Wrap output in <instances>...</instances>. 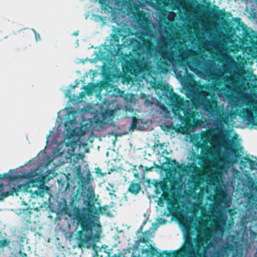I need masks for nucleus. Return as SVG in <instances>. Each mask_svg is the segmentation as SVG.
Wrapping results in <instances>:
<instances>
[{"label":"nucleus","instance_id":"58836bf2","mask_svg":"<svg viewBox=\"0 0 257 257\" xmlns=\"http://www.w3.org/2000/svg\"><path fill=\"white\" fill-rule=\"evenodd\" d=\"M254 14V17L256 18L257 19V12L253 13Z\"/></svg>","mask_w":257,"mask_h":257},{"label":"nucleus","instance_id":"aec40b11","mask_svg":"<svg viewBox=\"0 0 257 257\" xmlns=\"http://www.w3.org/2000/svg\"><path fill=\"white\" fill-rule=\"evenodd\" d=\"M141 190V186L138 183L132 182L130 186L129 191L133 194H137Z\"/></svg>","mask_w":257,"mask_h":257},{"label":"nucleus","instance_id":"9b49d317","mask_svg":"<svg viewBox=\"0 0 257 257\" xmlns=\"http://www.w3.org/2000/svg\"><path fill=\"white\" fill-rule=\"evenodd\" d=\"M114 34L112 35L109 46V52L108 50L102 51L99 50L98 52H95L94 54L96 57L94 58L95 61H102L103 63L110 64V62L114 58V56L117 55L120 49L122 48L123 44H119V39L121 38L122 41L125 39V37L122 35L121 32L112 27Z\"/></svg>","mask_w":257,"mask_h":257},{"label":"nucleus","instance_id":"c03bdc74","mask_svg":"<svg viewBox=\"0 0 257 257\" xmlns=\"http://www.w3.org/2000/svg\"><path fill=\"white\" fill-rule=\"evenodd\" d=\"M146 220H145L143 222V224H145L146 223Z\"/></svg>","mask_w":257,"mask_h":257},{"label":"nucleus","instance_id":"ea45409f","mask_svg":"<svg viewBox=\"0 0 257 257\" xmlns=\"http://www.w3.org/2000/svg\"><path fill=\"white\" fill-rule=\"evenodd\" d=\"M107 207H108V206L105 205V206H103V209L104 210H106L107 209Z\"/></svg>","mask_w":257,"mask_h":257},{"label":"nucleus","instance_id":"473e14b6","mask_svg":"<svg viewBox=\"0 0 257 257\" xmlns=\"http://www.w3.org/2000/svg\"><path fill=\"white\" fill-rule=\"evenodd\" d=\"M65 97H68L70 100H71V94L70 89H66L64 91Z\"/></svg>","mask_w":257,"mask_h":257},{"label":"nucleus","instance_id":"423d86ee","mask_svg":"<svg viewBox=\"0 0 257 257\" xmlns=\"http://www.w3.org/2000/svg\"><path fill=\"white\" fill-rule=\"evenodd\" d=\"M229 198L221 199L208 208L210 214L219 222L221 225L216 226V231L212 240L216 244L223 241L224 229L226 227L227 211L229 208Z\"/></svg>","mask_w":257,"mask_h":257},{"label":"nucleus","instance_id":"72a5a7b5","mask_svg":"<svg viewBox=\"0 0 257 257\" xmlns=\"http://www.w3.org/2000/svg\"><path fill=\"white\" fill-rule=\"evenodd\" d=\"M123 110L126 112H130L133 113L134 111V109L132 108L131 107H127L126 106H124L123 107Z\"/></svg>","mask_w":257,"mask_h":257},{"label":"nucleus","instance_id":"37998d69","mask_svg":"<svg viewBox=\"0 0 257 257\" xmlns=\"http://www.w3.org/2000/svg\"><path fill=\"white\" fill-rule=\"evenodd\" d=\"M195 4L196 5V6L197 7V5H198V3H197L196 1H195Z\"/></svg>","mask_w":257,"mask_h":257},{"label":"nucleus","instance_id":"f8f14e48","mask_svg":"<svg viewBox=\"0 0 257 257\" xmlns=\"http://www.w3.org/2000/svg\"><path fill=\"white\" fill-rule=\"evenodd\" d=\"M193 106L189 101L184 102L178 101L174 102L172 107V112L175 119H177L182 123L186 120L193 119L195 121V114Z\"/></svg>","mask_w":257,"mask_h":257},{"label":"nucleus","instance_id":"bb28decb","mask_svg":"<svg viewBox=\"0 0 257 257\" xmlns=\"http://www.w3.org/2000/svg\"><path fill=\"white\" fill-rule=\"evenodd\" d=\"M248 163L249 165L250 168L251 170H257V162L255 161L251 160L250 159H248Z\"/></svg>","mask_w":257,"mask_h":257},{"label":"nucleus","instance_id":"f704fd0d","mask_svg":"<svg viewBox=\"0 0 257 257\" xmlns=\"http://www.w3.org/2000/svg\"><path fill=\"white\" fill-rule=\"evenodd\" d=\"M152 104V102L149 99H146L144 102V104L147 106H149L150 105Z\"/></svg>","mask_w":257,"mask_h":257},{"label":"nucleus","instance_id":"2f4dec72","mask_svg":"<svg viewBox=\"0 0 257 257\" xmlns=\"http://www.w3.org/2000/svg\"><path fill=\"white\" fill-rule=\"evenodd\" d=\"M32 31L34 32L35 34V40L36 42H38L39 41L41 40V37L40 35L36 32V31L34 29H32Z\"/></svg>","mask_w":257,"mask_h":257},{"label":"nucleus","instance_id":"412c9836","mask_svg":"<svg viewBox=\"0 0 257 257\" xmlns=\"http://www.w3.org/2000/svg\"><path fill=\"white\" fill-rule=\"evenodd\" d=\"M229 79L230 78L228 76H225L224 77V79L226 81L225 83V86L232 90H235L237 89L236 84L229 80Z\"/></svg>","mask_w":257,"mask_h":257},{"label":"nucleus","instance_id":"e433bc0d","mask_svg":"<svg viewBox=\"0 0 257 257\" xmlns=\"http://www.w3.org/2000/svg\"><path fill=\"white\" fill-rule=\"evenodd\" d=\"M27 192L24 193V194L23 195V196L24 197H26L27 196H28V189H27Z\"/></svg>","mask_w":257,"mask_h":257},{"label":"nucleus","instance_id":"1a4fd4ad","mask_svg":"<svg viewBox=\"0 0 257 257\" xmlns=\"http://www.w3.org/2000/svg\"><path fill=\"white\" fill-rule=\"evenodd\" d=\"M205 49L215 48L222 58L224 60L226 64L223 66V69L224 72L230 75L234 74L238 76H242L243 70L241 66L231 56L227 55L225 51H223L220 43L216 40H204L201 43Z\"/></svg>","mask_w":257,"mask_h":257},{"label":"nucleus","instance_id":"6ab92c4d","mask_svg":"<svg viewBox=\"0 0 257 257\" xmlns=\"http://www.w3.org/2000/svg\"><path fill=\"white\" fill-rule=\"evenodd\" d=\"M159 111L160 113L162 114L166 118H172L170 111L166 107H165L164 104H161L160 105Z\"/></svg>","mask_w":257,"mask_h":257},{"label":"nucleus","instance_id":"2eb2a0df","mask_svg":"<svg viewBox=\"0 0 257 257\" xmlns=\"http://www.w3.org/2000/svg\"><path fill=\"white\" fill-rule=\"evenodd\" d=\"M84 188L86 190V195H82L84 202H94L96 200L95 199V192L94 190L91 185H88L87 188L86 187H84ZM85 192H84L85 194Z\"/></svg>","mask_w":257,"mask_h":257},{"label":"nucleus","instance_id":"c756f323","mask_svg":"<svg viewBox=\"0 0 257 257\" xmlns=\"http://www.w3.org/2000/svg\"><path fill=\"white\" fill-rule=\"evenodd\" d=\"M207 13L209 14H212L213 15H220V12L218 10H215L212 9H209L207 10Z\"/></svg>","mask_w":257,"mask_h":257},{"label":"nucleus","instance_id":"49530a36","mask_svg":"<svg viewBox=\"0 0 257 257\" xmlns=\"http://www.w3.org/2000/svg\"><path fill=\"white\" fill-rule=\"evenodd\" d=\"M220 73H221V74H223V72L222 71H220Z\"/></svg>","mask_w":257,"mask_h":257},{"label":"nucleus","instance_id":"c9c22d12","mask_svg":"<svg viewBox=\"0 0 257 257\" xmlns=\"http://www.w3.org/2000/svg\"><path fill=\"white\" fill-rule=\"evenodd\" d=\"M202 122H203V121H202V120H196V124L197 125H198V124L199 125H201V124H200V123H202Z\"/></svg>","mask_w":257,"mask_h":257},{"label":"nucleus","instance_id":"b1692460","mask_svg":"<svg viewBox=\"0 0 257 257\" xmlns=\"http://www.w3.org/2000/svg\"><path fill=\"white\" fill-rule=\"evenodd\" d=\"M246 250H248L251 248V242L248 240L247 238L243 237L241 238V243L240 244Z\"/></svg>","mask_w":257,"mask_h":257},{"label":"nucleus","instance_id":"a211bd4d","mask_svg":"<svg viewBox=\"0 0 257 257\" xmlns=\"http://www.w3.org/2000/svg\"><path fill=\"white\" fill-rule=\"evenodd\" d=\"M94 89V86L92 84H89L86 88H85V89L82 91L79 94V97L82 98L83 96H85V94L87 95H91L93 94V91Z\"/></svg>","mask_w":257,"mask_h":257},{"label":"nucleus","instance_id":"9d476101","mask_svg":"<svg viewBox=\"0 0 257 257\" xmlns=\"http://www.w3.org/2000/svg\"><path fill=\"white\" fill-rule=\"evenodd\" d=\"M240 245L238 244L237 239L235 236L230 235L226 239L224 243L219 246L217 249L214 247L213 251H209L208 255L210 257H243L242 250H236L235 253H232L231 256V253L235 247L240 249ZM210 247H214L213 243L209 242L207 245V248L205 252L207 253L209 248Z\"/></svg>","mask_w":257,"mask_h":257},{"label":"nucleus","instance_id":"5701e85b","mask_svg":"<svg viewBox=\"0 0 257 257\" xmlns=\"http://www.w3.org/2000/svg\"><path fill=\"white\" fill-rule=\"evenodd\" d=\"M166 220L162 217H158L156 221L152 223V225L154 229L156 230L160 225L165 224L166 223Z\"/></svg>","mask_w":257,"mask_h":257},{"label":"nucleus","instance_id":"20e7f679","mask_svg":"<svg viewBox=\"0 0 257 257\" xmlns=\"http://www.w3.org/2000/svg\"><path fill=\"white\" fill-rule=\"evenodd\" d=\"M101 211L94 204H88L86 207L79 208L73 207L69 213L76 220L81 231L78 232L77 239L80 246L90 247L95 240L99 238L101 232L99 221L97 216Z\"/></svg>","mask_w":257,"mask_h":257},{"label":"nucleus","instance_id":"f3484780","mask_svg":"<svg viewBox=\"0 0 257 257\" xmlns=\"http://www.w3.org/2000/svg\"><path fill=\"white\" fill-rule=\"evenodd\" d=\"M155 149L158 152L159 155L161 156L168 155V153L167 151V146L165 143L159 144L155 146Z\"/></svg>","mask_w":257,"mask_h":257},{"label":"nucleus","instance_id":"f03ea898","mask_svg":"<svg viewBox=\"0 0 257 257\" xmlns=\"http://www.w3.org/2000/svg\"><path fill=\"white\" fill-rule=\"evenodd\" d=\"M136 22L138 25L139 31L145 36L153 38L154 31L151 28L157 29L160 34V38L157 40V45H154L151 41H146L141 37L130 38L127 41V44L131 45L134 51L138 50L141 54L129 63L131 74L135 76H141L148 71L147 63L152 58L158 60V63L168 65L173 60V56L176 52L173 50L177 45L168 47L167 39L164 36V31L160 23L155 25L148 19L145 13L139 11L135 15Z\"/></svg>","mask_w":257,"mask_h":257},{"label":"nucleus","instance_id":"7ed1b4c3","mask_svg":"<svg viewBox=\"0 0 257 257\" xmlns=\"http://www.w3.org/2000/svg\"><path fill=\"white\" fill-rule=\"evenodd\" d=\"M186 95L194 105L203 110L207 117L211 120V122L208 125V127L213 131L214 136H218L220 135L222 136L223 133H228L225 128L224 124L229 122L231 116L230 111L234 103V94L228 91H220L218 93L219 97L227 100L225 113H223V107L219 106L216 100L202 96L201 91L198 88H188L186 90Z\"/></svg>","mask_w":257,"mask_h":257},{"label":"nucleus","instance_id":"4468645a","mask_svg":"<svg viewBox=\"0 0 257 257\" xmlns=\"http://www.w3.org/2000/svg\"><path fill=\"white\" fill-rule=\"evenodd\" d=\"M139 242H145L146 240L144 237H140L139 241H136L132 246L129 247L123 250V252H119L117 253H114L110 257H134V251L136 250L139 245Z\"/></svg>","mask_w":257,"mask_h":257},{"label":"nucleus","instance_id":"de8ad7c7","mask_svg":"<svg viewBox=\"0 0 257 257\" xmlns=\"http://www.w3.org/2000/svg\"><path fill=\"white\" fill-rule=\"evenodd\" d=\"M142 226H141V228H140V230H141V229H142Z\"/></svg>","mask_w":257,"mask_h":257},{"label":"nucleus","instance_id":"0eeeda50","mask_svg":"<svg viewBox=\"0 0 257 257\" xmlns=\"http://www.w3.org/2000/svg\"><path fill=\"white\" fill-rule=\"evenodd\" d=\"M175 50L176 51V54L173 56L172 61L168 65L165 64H160L165 67L172 65L176 78L181 83H187L189 77L187 66L182 61L176 60L175 58L176 57L180 59L187 58L190 55H193L195 53V51L191 48H189L186 44L183 43L177 44Z\"/></svg>","mask_w":257,"mask_h":257},{"label":"nucleus","instance_id":"79ce46f5","mask_svg":"<svg viewBox=\"0 0 257 257\" xmlns=\"http://www.w3.org/2000/svg\"><path fill=\"white\" fill-rule=\"evenodd\" d=\"M95 19L96 21H98V20H100L101 18L100 17H96Z\"/></svg>","mask_w":257,"mask_h":257},{"label":"nucleus","instance_id":"dca6fc26","mask_svg":"<svg viewBox=\"0 0 257 257\" xmlns=\"http://www.w3.org/2000/svg\"><path fill=\"white\" fill-rule=\"evenodd\" d=\"M90 173L89 171L86 173L85 176H84L82 173L78 175L79 180L84 187L89 184L90 179Z\"/></svg>","mask_w":257,"mask_h":257},{"label":"nucleus","instance_id":"4be33fe9","mask_svg":"<svg viewBox=\"0 0 257 257\" xmlns=\"http://www.w3.org/2000/svg\"><path fill=\"white\" fill-rule=\"evenodd\" d=\"M106 189L108 191L111 199L112 200L115 199L116 198V195L114 194L115 192V189L114 186L109 184L108 186L106 187Z\"/></svg>","mask_w":257,"mask_h":257},{"label":"nucleus","instance_id":"a878e982","mask_svg":"<svg viewBox=\"0 0 257 257\" xmlns=\"http://www.w3.org/2000/svg\"><path fill=\"white\" fill-rule=\"evenodd\" d=\"M145 251L146 252L149 253V257H153L157 252L156 249L152 246L149 247L148 248H146Z\"/></svg>","mask_w":257,"mask_h":257},{"label":"nucleus","instance_id":"c85d7f7f","mask_svg":"<svg viewBox=\"0 0 257 257\" xmlns=\"http://www.w3.org/2000/svg\"><path fill=\"white\" fill-rule=\"evenodd\" d=\"M250 233V237L249 239L250 242L252 243H253L254 241V239L257 236V233L254 232L253 230H251V229L249 230Z\"/></svg>","mask_w":257,"mask_h":257},{"label":"nucleus","instance_id":"39448f33","mask_svg":"<svg viewBox=\"0 0 257 257\" xmlns=\"http://www.w3.org/2000/svg\"><path fill=\"white\" fill-rule=\"evenodd\" d=\"M179 219L185 244L181 250H164L163 252L169 257H197L196 252L198 251V248H195L194 243L196 244L198 240L196 238L193 239L190 235L198 229L200 218H196L194 221L193 214L190 215L185 214L180 215Z\"/></svg>","mask_w":257,"mask_h":257},{"label":"nucleus","instance_id":"393cba45","mask_svg":"<svg viewBox=\"0 0 257 257\" xmlns=\"http://www.w3.org/2000/svg\"><path fill=\"white\" fill-rule=\"evenodd\" d=\"M139 120L136 117H132V122L131 124V129L134 130V129H139V127L137 126V124L139 123Z\"/></svg>","mask_w":257,"mask_h":257},{"label":"nucleus","instance_id":"a18cd8bd","mask_svg":"<svg viewBox=\"0 0 257 257\" xmlns=\"http://www.w3.org/2000/svg\"><path fill=\"white\" fill-rule=\"evenodd\" d=\"M155 191H158V189L157 188L155 189Z\"/></svg>","mask_w":257,"mask_h":257},{"label":"nucleus","instance_id":"cd10ccee","mask_svg":"<svg viewBox=\"0 0 257 257\" xmlns=\"http://www.w3.org/2000/svg\"><path fill=\"white\" fill-rule=\"evenodd\" d=\"M10 243V240L7 239H2L0 240V248L8 246Z\"/></svg>","mask_w":257,"mask_h":257},{"label":"nucleus","instance_id":"4c0bfd02","mask_svg":"<svg viewBox=\"0 0 257 257\" xmlns=\"http://www.w3.org/2000/svg\"><path fill=\"white\" fill-rule=\"evenodd\" d=\"M73 35L75 36H77L78 35V31H76V32H74L73 34Z\"/></svg>","mask_w":257,"mask_h":257},{"label":"nucleus","instance_id":"6e6552de","mask_svg":"<svg viewBox=\"0 0 257 257\" xmlns=\"http://www.w3.org/2000/svg\"><path fill=\"white\" fill-rule=\"evenodd\" d=\"M187 64L191 71L204 79L211 78L214 73L218 72L215 62L202 56L193 58Z\"/></svg>","mask_w":257,"mask_h":257},{"label":"nucleus","instance_id":"ddd939ff","mask_svg":"<svg viewBox=\"0 0 257 257\" xmlns=\"http://www.w3.org/2000/svg\"><path fill=\"white\" fill-rule=\"evenodd\" d=\"M122 105L120 104H116L112 110L104 111L101 113H95L93 119L96 126L100 128H103L111 123L115 114H117V111L122 108Z\"/></svg>","mask_w":257,"mask_h":257},{"label":"nucleus","instance_id":"09e8293b","mask_svg":"<svg viewBox=\"0 0 257 257\" xmlns=\"http://www.w3.org/2000/svg\"><path fill=\"white\" fill-rule=\"evenodd\" d=\"M108 257H110V256H108Z\"/></svg>","mask_w":257,"mask_h":257},{"label":"nucleus","instance_id":"f257e3e1","mask_svg":"<svg viewBox=\"0 0 257 257\" xmlns=\"http://www.w3.org/2000/svg\"><path fill=\"white\" fill-rule=\"evenodd\" d=\"M199 145L201 148V161L202 166H212L214 167L219 175L210 177L207 185L201 186L198 179L189 180L187 185L189 192L187 201L196 207L204 209L206 204L203 203L208 193V185L216 189L219 192V198L213 196L216 203L221 199L229 198V207L231 198L227 191L228 187H233L235 179L238 176V171L233 167L236 159V151L232 148L233 142L228 133H223L222 136H213L211 138L209 133L202 131Z\"/></svg>","mask_w":257,"mask_h":257},{"label":"nucleus","instance_id":"7c9ffc66","mask_svg":"<svg viewBox=\"0 0 257 257\" xmlns=\"http://www.w3.org/2000/svg\"><path fill=\"white\" fill-rule=\"evenodd\" d=\"M176 14L174 12H171L168 14V18L170 21H172L174 20V19L176 17Z\"/></svg>","mask_w":257,"mask_h":257},{"label":"nucleus","instance_id":"a19ab883","mask_svg":"<svg viewBox=\"0 0 257 257\" xmlns=\"http://www.w3.org/2000/svg\"><path fill=\"white\" fill-rule=\"evenodd\" d=\"M255 45L254 49H255V52L257 53V43Z\"/></svg>","mask_w":257,"mask_h":257}]
</instances>
